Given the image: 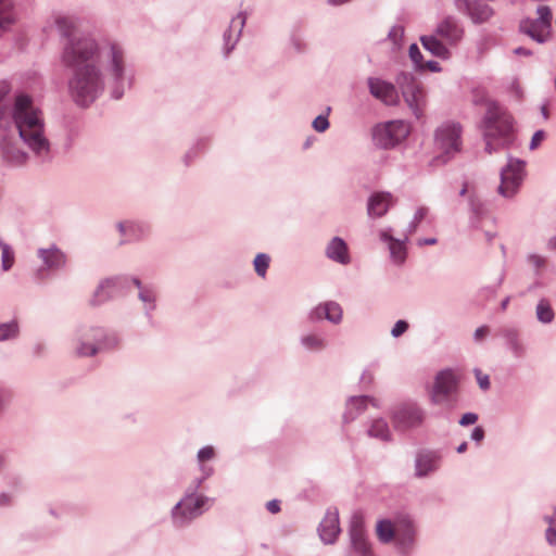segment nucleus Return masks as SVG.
I'll return each instance as SVG.
<instances>
[{"label": "nucleus", "instance_id": "obj_56", "mask_svg": "<svg viewBox=\"0 0 556 556\" xmlns=\"http://www.w3.org/2000/svg\"><path fill=\"white\" fill-rule=\"evenodd\" d=\"M266 508L271 514H277L280 511V502L278 500H271L266 504Z\"/></svg>", "mask_w": 556, "mask_h": 556}, {"label": "nucleus", "instance_id": "obj_49", "mask_svg": "<svg viewBox=\"0 0 556 556\" xmlns=\"http://www.w3.org/2000/svg\"><path fill=\"white\" fill-rule=\"evenodd\" d=\"M470 208L476 216H480L484 213L483 203L475 197H470Z\"/></svg>", "mask_w": 556, "mask_h": 556}, {"label": "nucleus", "instance_id": "obj_12", "mask_svg": "<svg viewBox=\"0 0 556 556\" xmlns=\"http://www.w3.org/2000/svg\"><path fill=\"white\" fill-rule=\"evenodd\" d=\"M425 417V410L414 402L397 405L391 415L394 428L400 431H406L421 426Z\"/></svg>", "mask_w": 556, "mask_h": 556}, {"label": "nucleus", "instance_id": "obj_2", "mask_svg": "<svg viewBox=\"0 0 556 556\" xmlns=\"http://www.w3.org/2000/svg\"><path fill=\"white\" fill-rule=\"evenodd\" d=\"M9 92L10 85L0 81V129L4 130L0 140L2 157L13 165L25 164L29 153L40 162L51 160V143L46 135L42 111L25 93L16 94L9 105Z\"/></svg>", "mask_w": 556, "mask_h": 556}, {"label": "nucleus", "instance_id": "obj_55", "mask_svg": "<svg viewBox=\"0 0 556 556\" xmlns=\"http://www.w3.org/2000/svg\"><path fill=\"white\" fill-rule=\"evenodd\" d=\"M471 440L476 441V442H480L483 440L484 438V430L482 429V427H476L472 432H471Z\"/></svg>", "mask_w": 556, "mask_h": 556}, {"label": "nucleus", "instance_id": "obj_23", "mask_svg": "<svg viewBox=\"0 0 556 556\" xmlns=\"http://www.w3.org/2000/svg\"><path fill=\"white\" fill-rule=\"evenodd\" d=\"M435 34L445 39L451 46H455L462 40L464 29L455 17L446 16L438 24Z\"/></svg>", "mask_w": 556, "mask_h": 556}, {"label": "nucleus", "instance_id": "obj_30", "mask_svg": "<svg viewBox=\"0 0 556 556\" xmlns=\"http://www.w3.org/2000/svg\"><path fill=\"white\" fill-rule=\"evenodd\" d=\"M422 47L432 55L441 59H448L450 51L437 37V35H425L420 37Z\"/></svg>", "mask_w": 556, "mask_h": 556}, {"label": "nucleus", "instance_id": "obj_29", "mask_svg": "<svg viewBox=\"0 0 556 556\" xmlns=\"http://www.w3.org/2000/svg\"><path fill=\"white\" fill-rule=\"evenodd\" d=\"M134 285L139 289L138 298L144 304L146 313L150 314L155 308L156 293L150 286H142L138 278L129 277V286Z\"/></svg>", "mask_w": 556, "mask_h": 556}, {"label": "nucleus", "instance_id": "obj_60", "mask_svg": "<svg viewBox=\"0 0 556 556\" xmlns=\"http://www.w3.org/2000/svg\"><path fill=\"white\" fill-rule=\"evenodd\" d=\"M204 480H205V479H203V477H201V478H199V479L194 480L193 485H190V486L187 489V491H193V492H194V495H198V494H197V491H198V489L200 488V485L202 484V482H203Z\"/></svg>", "mask_w": 556, "mask_h": 556}, {"label": "nucleus", "instance_id": "obj_7", "mask_svg": "<svg viewBox=\"0 0 556 556\" xmlns=\"http://www.w3.org/2000/svg\"><path fill=\"white\" fill-rule=\"evenodd\" d=\"M462 131L460 124L455 122L443 123L435 130L434 146L442 153L443 162L460 151Z\"/></svg>", "mask_w": 556, "mask_h": 556}, {"label": "nucleus", "instance_id": "obj_5", "mask_svg": "<svg viewBox=\"0 0 556 556\" xmlns=\"http://www.w3.org/2000/svg\"><path fill=\"white\" fill-rule=\"evenodd\" d=\"M213 502L205 495H194L193 491H186L184 497L172 508L170 517L175 527L184 528L200 517L204 506Z\"/></svg>", "mask_w": 556, "mask_h": 556}, {"label": "nucleus", "instance_id": "obj_59", "mask_svg": "<svg viewBox=\"0 0 556 556\" xmlns=\"http://www.w3.org/2000/svg\"><path fill=\"white\" fill-rule=\"evenodd\" d=\"M12 502V496L8 493L0 494V507L9 506Z\"/></svg>", "mask_w": 556, "mask_h": 556}, {"label": "nucleus", "instance_id": "obj_6", "mask_svg": "<svg viewBox=\"0 0 556 556\" xmlns=\"http://www.w3.org/2000/svg\"><path fill=\"white\" fill-rule=\"evenodd\" d=\"M37 257L41 262V266L33 274L37 282L49 279L51 273L63 270L67 265V255L54 243L47 248H39Z\"/></svg>", "mask_w": 556, "mask_h": 556}, {"label": "nucleus", "instance_id": "obj_25", "mask_svg": "<svg viewBox=\"0 0 556 556\" xmlns=\"http://www.w3.org/2000/svg\"><path fill=\"white\" fill-rule=\"evenodd\" d=\"M369 403L375 407H379L378 401L375 397L368 395L351 396L346 402L345 413L343 414L344 422L355 420L366 410Z\"/></svg>", "mask_w": 556, "mask_h": 556}, {"label": "nucleus", "instance_id": "obj_18", "mask_svg": "<svg viewBox=\"0 0 556 556\" xmlns=\"http://www.w3.org/2000/svg\"><path fill=\"white\" fill-rule=\"evenodd\" d=\"M369 92L376 99L382 101L387 105H395L399 103V93L394 85L380 78L369 77Z\"/></svg>", "mask_w": 556, "mask_h": 556}, {"label": "nucleus", "instance_id": "obj_47", "mask_svg": "<svg viewBox=\"0 0 556 556\" xmlns=\"http://www.w3.org/2000/svg\"><path fill=\"white\" fill-rule=\"evenodd\" d=\"M408 329V323L405 321V320H397L392 330H391V334L392 337L394 338H399L400 336H402L404 332H406V330Z\"/></svg>", "mask_w": 556, "mask_h": 556}, {"label": "nucleus", "instance_id": "obj_50", "mask_svg": "<svg viewBox=\"0 0 556 556\" xmlns=\"http://www.w3.org/2000/svg\"><path fill=\"white\" fill-rule=\"evenodd\" d=\"M545 539L549 545H556V525L548 523L547 529L545 530Z\"/></svg>", "mask_w": 556, "mask_h": 556}, {"label": "nucleus", "instance_id": "obj_32", "mask_svg": "<svg viewBox=\"0 0 556 556\" xmlns=\"http://www.w3.org/2000/svg\"><path fill=\"white\" fill-rule=\"evenodd\" d=\"M396 531V519L392 522L389 519H382L377 522L376 533L380 542L390 543L394 540Z\"/></svg>", "mask_w": 556, "mask_h": 556}, {"label": "nucleus", "instance_id": "obj_4", "mask_svg": "<svg viewBox=\"0 0 556 556\" xmlns=\"http://www.w3.org/2000/svg\"><path fill=\"white\" fill-rule=\"evenodd\" d=\"M75 353L78 356H93L100 351L110 350L118 345L119 339L113 332L103 328L83 326L75 334Z\"/></svg>", "mask_w": 556, "mask_h": 556}, {"label": "nucleus", "instance_id": "obj_19", "mask_svg": "<svg viewBox=\"0 0 556 556\" xmlns=\"http://www.w3.org/2000/svg\"><path fill=\"white\" fill-rule=\"evenodd\" d=\"M396 203V198L387 191L372 193L367 201V214L371 218L384 216L390 207Z\"/></svg>", "mask_w": 556, "mask_h": 556}, {"label": "nucleus", "instance_id": "obj_27", "mask_svg": "<svg viewBox=\"0 0 556 556\" xmlns=\"http://www.w3.org/2000/svg\"><path fill=\"white\" fill-rule=\"evenodd\" d=\"M501 336L505 340L506 346L516 358H522L527 354V348L520 340L519 332L515 328H504L501 331Z\"/></svg>", "mask_w": 556, "mask_h": 556}, {"label": "nucleus", "instance_id": "obj_20", "mask_svg": "<svg viewBox=\"0 0 556 556\" xmlns=\"http://www.w3.org/2000/svg\"><path fill=\"white\" fill-rule=\"evenodd\" d=\"M380 240L388 243V248L390 251V257L392 262L396 265H402L407 255L406 250V241L408 240V235L404 236L403 240L395 239L392 236V228L388 227L379 232Z\"/></svg>", "mask_w": 556, "mask_h": 556}, {"label": "nucleus", "instance_id": "obj_10", "mask_svg": "<svg viewBox=\"0 0 556 556\" xmlns=\"http://www.w3.org/2000/svg\"><path fill=\"white\" fill-rule=\"evenodd\" d=\"M536 13V18L522 20L519 29L538 43H544L548 40L552 30V11L547 5H540Z\"/></svg>", "mask_w": 556, "mask_h": 556}, {"label": "nucleus", "instance_id": "obj_8", "mask_svg": "<svg viewBox=\"0 0 556 556\" xmlns=\"http://www.w3.org/2000/svg\"><path fill=\"white\" fill-rule=\"evenodd\" d=\"M409 134V127L403 121H390L378 124L372 129V141L381 149H392L400 144Z\"/></svg>", "mask_w": 556, "mask_h": 556}, {"label": "nucleus", "instance_id": "obj_1", "mask_svg": "<svg viewBox=\"0 0 556 556\" xmlns=\"http://www.w3.org/2000/svg\"><path fill=\"white\" fill-rule=\"evenodd\" d=\"M54 25L65 40L61 60L71 70L67 81L68 94L79 106L87 108L104 91L111 88L112 98L121 99L131 86L127 75L125 53L115 42L101 43L90 33H79L76 20L58 15Z\"/></svg>", "mask_w": 556, "mask_h": 556}, {"label": "nucleus", "instance_id": "obj_62", "mask_svg": "<svg viewBox=\"0 0 556 556\" xmlns=\"http://www.w3.org/2000/svg\"><path fill=\"white\" fill-rule=\"evenodd\" d=\"M515 54H518V55H526V56H529L531 55V51L523 48V47H518L514 50Z\"/></svg>", "mask_w": 556, "mask_h": 556}, {"label": "nucleus", "instance_id": "obj_34", "mask_svg": "<svg viewBox=\"0 0 556 556\" xmlns=\"http://www.w3.org/2000/svg\"><path fill=\"white\" fill-rule=\"evenodd\" d=\"M300 342L305 350L312 352L323 351L328 344L326 338L317 333L304 334L301 337Z\"/></svg>", "mask_w": 556, "mask_h": 556}, {"label": "nucleus", "instance_id": "obj_24", "mask_svg": "<svg viewBox=\"0 0 556 556\" xmlns=\"http://www.w3.org/2000/svg\"><path fill=\"white\" fill-rule=\"evenodd\" d=\"M440 455L434 451L419 452L415 459V475L424 478L439 468Z\"/></svg>", "mask_w": 556, "mask_h": 556}, {"label": "nucleus", "instance_id": "obj_35", "mask_svg": "<svg viewBox=\"0 0 556 556\" xmlns=\"http://www.w3.org/2000/svg\"><path fill=\"white\" fill-rule=\"evenodd\" d=\"M536 319L542 324H551L555 318L554 309L546 299H541L535 307Z\"/></svg>", "mask_w": 556, "mask_h": 556}, {"label": "nucleus", "instance_id": "obj_33", "mask_svg": "<svg viewBox=\"0 0 556 556\" xmlns=\"http://www.w3.org/2000/svg\"><path fill=\"white\" fill-rule=\"evenodd\" d=\"M367 433L369 437L379 439L381 441L391 440V431L389 425L382 418L374 419L367 430Z\"/></svg>", "mask_w": 556, "mask_h": 556}, {"label": "nucleus", "instance_id": "obj_9", "mask_svg": "<svg viewBox=\"0 0 556 556\" xmlns=\"http://www.w3.org/2000/svg\"><path fill=\"white\" fill-rule=\"evenodd\" d=\"M526 176V162L509 156L507 164L501 169L498 193L504 198H513L519 190Z\"/></svg>", "mask_w": 556, "mask_h": 556}, {"label": "nucleus", "instance_id": "obj_64", "mask_svg": "<svg viewBox=\"0 0 556 556\" xmlns=\"http://www.w3.org/2000/svg\"><path fill=\"white\" fill-rule=\"evenodd\" d=\"M544 520L547 523H555L556 525V507L554 508V514L552 516H544Z\"/></svg>", "mask_w": 556, "mask_h": 556}, {"label": "nucleus", "instance_id": "obj_40", "mask_svg": "<svg viewBox=\"0 0 556 556\" xmlns=\"http://www.w3.org/2000/svg\"><path fill=\"white\" fill-rule=\"evenodd\" d=\"M429 210L428 207L426 206H420L419 208H417V211L415 212V215L412 219V222L409 223L408 227H407V233L406 235H412L416 231L418 225L421 223V220L427 216Z\"/></svg>", "mask_w": 556, "mask_h": 556}, {"label": "nucleus", "instance_id": "obj_46", "mask_svg": "<svg viewBox=\"0 0 556 556\" xmlns=\"http://www.w3.org/2000/svg\"><path fill=\"white\" fill-rule=\"evenodd\" d=\"M545 137H546V134L544 130H542V129L536 130L531 138L529 149L535 150L536 148H539L540 144L544 141Z\"/></svg>", "mask_w": 556, "mask_h": 556}, {"label": "nucleus", "instance_id": "obj_21", "mask_svg": "<svg viewBox=\"0 0 556 556\" xmlns=\"http://www.w3.org/2000/svg\"><path fill=\"white\" fill-rule=\"evenodd\" d=\"M247 22V14L243 12H239L232 20L230 21L228 29L224 33V54L228 56L229 53L235 49L237 42L240 39L242 29Z\"/></svg>", "mask_w": 556, "mask_h": 556}, {"label": "nucleus", "instance_id": "obj_52", "mask_svg": "<svg viewBox=\"0 0 556 556\" xmlns=\"http://www.w3.org/2000/svg\"><path fill=\"white\" fill-rule=\"evenodd\" d=\"M375 380V372L374 370L367 368L363 371L361 376V383L365 387H370L374 383Z\"/></svg>", "mask_w": 556, "mask_h": 556}, {"label": "nucleus", "instance_id": "obj_16", "mask_svg": "<svg viewBox=\"0 0 556 556\" xmlns=\"http://www.w3.org/2000/svg\"><path fill=\"white\" fill-rule=\"evenodd\" d=\"M350 540L356 553L361 556H371L370 544L367 539L363 516L354 514L350 522Z\"/></svg>", "mask_w": 556, "mask_h": 556}, {"label": "nucleus", "instance_id": "obj_48", "mask_svg": "<svg viewBox=\"0 0 556 556\" xmlns=\"http://www.w3.org/2000/svg\"><path fill=\"white\" fill-rule=\"evenodd\" d=\"M291 45L293 49L299 53L305 51L306 49V43L304 39L298 34H293L291 36Z\"/></svg>", "mask_w": 556, "mask_h": 556}, {"label": "nucleus", "instance_id": "obj_44", "mask_svg": "<svg viewBox=\"0 0 556 556\" xmlns=\"http://www.w3.org/2000/svg\"><path fill=\"white\" fill-rule=\"evenodd\" d=\"M214 456H215V451H214L213 446L207 445V446H204L199 450L197 458H198V462L200 464H202L205 460H210V459L214 458Z\"/></svg>", "mask_w": 556, "mask_h": 556}, {"label": "nucleus", "instance_id": "obj_54", "mask_svg": "<svg viewBox=\"0 0 556 556\" xmlns=\"http://www.w3.org/2000/svg\"><path fill=\"white\" fill-rule=\"evenodd\" d=\"M477 380L479 387L482 390H488L490 388V379L488 375H482L480 370H477Z\"/></svg>", "mask_w": 556, "mask_h": 556}, {"label": "nucleus", "instance_id": "obj_41", "mask_svg": "<svg viewBox=\"0 0 556 556\" xmlns=\"http://www.w3.org/2000/svg\"><path fill=\"white\" fill-rule=\"evenodd\" d=\"M404 36V28L401 25H394L388 33V39L394 47H399Z\"/></svg>", "mask_w": 556, "mask_h": 556}, {"label": "nucleus", "instance_id": "obj_11", "mask_svg": "<svg viewBox=\"0 0 556 556\" xmlns=\"http://www.w3.org/2000/svg\"><path fill=\"white\" fill-rule=\"evenodd\" d=\"M456 389L457 383L454 374L451 370H442L435 376L430 392V402L433 405H445L452 408L454 406L453 395Z\"/></svg>", "mask_w": 556, "mask_h": 556}, {"label": "nucleus", "instance_id": "obj_14", "mask_svg": "<svg viewBox=\"0 0 556 556\" xmlns=\"http://www.w3.org/2000/svg\"><path fill=\"white\" fill-rule=\"evenodd\" d=\"M396 551L402 556H409L416 543V528L407 516L396 518V531L394 536Z\"/></svg>", "mask_w": 556, "mask_h": 556}, {"label": "nucleus", "instance_id": "obj_37", "mask_svg": "<svg viewBox=\"0 0 556 556\" xmlns=\"http://www.w3.org/2000/svg\"><path fill=\"white\" fill-rule=\"evenodd\" d=\"M20 336V325L12 319L8 323H0V342L14 340Z\"/></svg>", "mask_w": 556, "mask_h": 556}, {"label": "nucleus", "instance_id": "obj_13", "mask_svg": "<svg viewBox=\"0 0 556 556\" xmlns=\"http://www.w3.org/2000/svg\"><path fill=\"white\" fill-rule=\"evenodd\" d=\"M129 287V277L127 276H117L112 278H106L102 280L98 288L94 290L90 304L92 306H99L121 294H123L124 289Z\"/></svg>", "mask_w": 556, "mask_h": 556}, {"label": "nucleus", "instance_id": "obj_39", "mask_svg": "<svg viewBox=\"0 0 556 556\" xmlns=\"http://www.w3.org/2000/svg\"><path fill=\"white\" fill-rule=\"evenodd\" d=\"M269 262H270V257H269V255H267L265 253H260L255 256L254 262H253L254 269L260 277L264 278L266 276V273H267V269L269 266Z\"/></svg>", "mask_w": 556, "mask_h": 556}, {"label": "nucleus", "instance_id": "obj_53", "mask_svg": "<svg viewBox=\"0 0 556 556\" xmlns=\"http://www.w3.org/2000/svg\"><path fill=\"white\" fill-rule=\"evenodd\" d=\"M478 420V415L475 413H466L462 416L459 420L460 426H469L476 424Z\"/></svg>", "mask_w": 556, "mask_h": 556}, {"label": "nucleus", "instance_id": "obj_51", "mask_svg": "<svg viewBox=\"0 0 556 556\" xmlns=\"http://www.w3.org/2000/svg\"><path fill=\"white\" fill-rule=\"evenodd\" d=\"M528 263L533 266L535 269H540L545 265V258L539 254H530L528 255Z\"/></svg>", "mask_w": 556, "mask_h": 556}, {"label": "nucleus", "instance_id": "obj_31", "mask_svg": "<svg viewBox=\"0 0 556 556\" xmlns=\"http://www.w3.org/2000/svg\"><path fill=\"white\" fill-rule=\"evenodd\" d=\"M16 13L12 0H0V34L15 23Z\"/></svg>", "mask_w": 556, "mask_h": 556}, {"label": "nucleus", "instance_id": "obj_28", "mask_svg": "<svg viewBox=\"0 0 556 556\" xmlns=\"http://www.w3.org/2000/svg\"><path fill=\"white\" fill-rule=\"evenodd\" d=\"M117 229L126 239L122 243L140 240L148 231V227L137 222H119Z\"/></svg>", "mask_w": 556, "mask_h": 556}, {"label": "nucleus", "instance_id": "obj_42", "mask_svg": "<svg viewBox=\"0 0 556 556\" xmlns=\"http://www.w3.org/2000/svg\"><path fill=\"white\" fill-rule=\"evenodd\" d=\"M308 319L312 323L320 321L325 319V305L324 303H319L315 307H313L308 313Z\"/></svg>", "mask_w": 556, "mask_h": 556}, {"label": "nucleus", "instance_id": "obj_45", "mask_svg": "<svg viewBox=\"0 0 556 556\" xmlns=\"http://www.w3.org/2000/svg\"><path fill=\"white\" fill-rule=\"evenodd\" d=\"M313 128L318 132H324L329 127V121L326 115H318L312 124Z\"/></svg>", "mask_w": 556, "mask_h": 556}, {"label": "nucleus", "instance_id": "obj_3", "mask_svg": "<svg viewBox=\"0 0 556 556\" xmlns=\"http://www.w3.org/2000/svg\"><path fill=\"white\" fill-rule=\"evenodd\" d=\"M482 135L485 152L492 154L510 148L516 139L514 118L497 102H489L482 118Z\"/></svg>", "mask_w": 556, "mask_h": 556}, {"label": "nucleus", "instance_id": "obj_36", "mask_svg": "<svg viewBox=\"0 0 556 556\" xmlns=\"http://www.w3.org/2000/svg\"><path fill=\"white\" fill-rule=\"evenodd\" d=\"M325 305V319L333 325H339L343 319V309L336 301H326Z\"/></svg>", "mask_w": 556, "mask_h": 556}, {"label": "nucleus", "instance_id": "obj_22", "mask_svg": "<svg viewBox=\"0 0 556 556\" xmlns=\"http://www.w3.org/2000/svg\"><path fill=\"white\" fill-rule=\"evenodd\" d=\"M339 514L334 510H328L320 521L318 533L325 544H333L340 533Z\"/></svg>", "mask_w": 556, "mask_h": 556}, {"label": "nucleus", "instance_id": "obj_17", "mask_svg": "<svg viewBox=\"0 0 556 556\" xmlns=\"http://www.w3.org/2000/svg\"><path fill=\"white\" fill-rule=\"evenodd\" d=\"M455 4L459 11L466 12L476 24L486 22L494 13L484 0H455Z\"/></svg>", "mask_w": 556, "mask_h": 556}, {"label": "nucleus", "instance_id": "obj_58", "mask_svg": "<svg viewBox=\"0 0 556 556\" xmlns=\"http://www.w3.org/2000/svg\"><path fill=\"white\" fill-rule=\"evenodd\" d=\"M424 68H428L433 73L441 71L440 64L437 61H428L426 64H424Z\"/></svg>", "mask_w": 556, "mask_h": 556}, {"label": "nucleus", "instance_id": "obj_61", "mask_svg": "<svg viewBox=\"0 0 556 556\" xmlns=\"http://www.w3.org/2000/svg\"><path fill=\"white\" fill-rule=\"evenodd\" d=\"M200 469H201V471L203 473V476H202L203 479H207L213 473V468L203 465V463L201 464Z\"/></svg>", "mask_w": 556, "mask_h": 556}, {"label": "nucleus", "instance_id": "obj_38", "mask_svg": "<svg viewBox=\"0 0 556 556\" xmlns=\"http://www.w3.org/2000/svg\"><path fill=\"white\" fill-rule=\"evenodd\" d=\"M1 265L4 271H8L14 264V252L12 248L0 239Z\"/></svg>", "mask_w": 556, "mask_h": 556}, {"label": "nucleus", "instance_id": "obj_63", "mask_svg": "<svg viewBox=\"0 0 556 556\" xmlns=\"http://www.w3.org/2000/svg\"><path fill=\"white\" fill-rule=\"evenodd\" d=\"M437 243V239L435 238H427V239H420L418 240V244L419 245H431V244H435Z\"/></svg>", "mask_w": 556, "mask_h": 556}, {"label": "nucleus", "instance_id": "obj_43", "mask_svg": "<svg viewBox=\"0 0 556 556\" xmlns=\"http://www.w3.org/2000/svg\"><path fill=\"white\" fill-rule=\"evenodd\" d=\"M409 58L417 67L424 68L422 54L416 43H413L409 47Z\"/></svg>", "mask_w": 556, "mask_h": 556}, {"label": "nucleus", "instance_id": "obj_57", "mask_svg": "<svg viewBox=\"0 0 556 556\" xmlns=\"http://www.w3.org/2000/svg\"><path fill=\"white\" fill-rule=\"evenodd\" d=\"M489 332V329L486 326H481L479 328L476 329L475 333H473V338L479 341V340H482Z\"/></svg>", "mask_w": 556, "mask_h": 556}, {"label": "nucleus", "instance_id": "obj_26", "mask_svg": "<svg viewBox=\"0 0 556 556\" xmlns=\"http://www.w3.org/2000/svg\"><path fill=\"white\" fill-rule=\"evenodd\" d=\"M326 256L341 265H348L351 263V256L349 248L345 241L340 237H333L326 247Z\"/></svg>", "mask_w": 556, "mask_h": 556}, {"label": "nucleus", "instance_id": "obj_15", "mask_svg": "<svg viewBox=\"0 0 556 556\" xmlns=\"http://www.w3.org/2000/svg\"><path fill=\"white\" fill-rule=\"evenodd\" d=\"M397 84L401 85L402 94L406 103L413 110L416 117H419L422 114L424 101V92L419 84L415 81L412 76L406 74H402L401 77L397 78Z\"/></svg>", "mask_w": 556, "mask_h": 556}]
</instances>
